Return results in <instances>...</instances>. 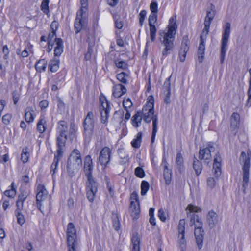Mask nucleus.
Returning a JSON list of instances; mask_svg holds the SVG:
<instances>
[{"mask_svg": "<svg viewBox=\"0 0 251 251\" xmlns=\"http://www.w3.org/2000/svg\"><path fill=\"white\" fill-rule=\"evenodd\" d=\"M93 164L90 155L85 157L84 164V172L87 178L86 182L87 197L89 201L93 202L98 192V183L92 176Z\"/></svg>", "mask_w": 251, "mask_h": 251, "instance_id": "f257e3e1", "label": "nucleus"}, {"mask_svg": "<svg viewBox=\"0 0 251 251\" xmlns=\"http://www.w3.org/2000/svg\"><path fill=\"white\" fill-rule=\"evenodd\" d=\"M177 28V25L175 19L173 17L171 18L169 20L168 31L166 33H163V40L160 39L161 43L164 47L162 50L163 57H165L168 54H171L175 48L174 41Z\"/></svg>", "mask_w": 251, "mask_h": 251, "instance_id": "f03ea898", "label": "nucleus"}, {"mask_svg": "<svg viewBox=\"0 0 251 251\" xmlns=\"http://www.w3.org/2000/svg\"><path fill=\"white\" fill-rule=\"evenodd\" d=\"M57 145L58 152L60 155L63 152V149L65 146L67 139V133L69 132L71 136L74 135L76 132L75 126L74 122H71L70 125L69 129L67 122L65 121H59L57 123Z\"/></svg>", "mask_w": 251, "mask_h": 251, "instance_id": "7ed1b4c3", "label": "nucleus"}, {"mask_svg": "<svg viewBox=\"0 0 251 251\" xmlns=\"http://www.w3.org/2000/svg\"><path fill=\"white\" fill-rule=\"evenodd\" d=\"M82 159L80 151L74 149L70 154L67 162V171L69 175L72 177L75 173L82 166Z\"/></svg>", "mask_w": 251, "mask_h": 251, "instance_id": "20e7f679", "label": "nucleus"}, {"mask_svg": "<svg viewBox=\"0 0 251 251\" xmlns=\"http://www.w3.org/2000/svg\"><path fill=\"white\" fill-rule=\"evenodd\" d=\"M251 157V151H249L246 153L242 152L240 157V161L243 163V193H246V190L248 187L249 182V170L250 168V160Z\"/></svg>", "mask_w": 251, "mask_h": 251, "instance_id": "39448f33", "label": "nucleus"}, {"mask_svg": "<svg viewBox=\"0 0 251 251\" xmlns=\"http://www.w3.org/2000/svg\"><path fill=\"white\" fill-rule=\"evenodd\" d=\"M67 243L68 251H77L78 239L75 228L72 223H69L67 226Z\"/></svg>", "mask_w": 251, "mask_h": 251, "instance_id": "423d86ee", "label": "nucleus"}, {"mask_svg": "<svg viewBox=\"0 0 251 251\" xmlns=\"http://www.w3.org/2000/svg\"><path fill=\"white\" fill-rule=\"evenodd\" d=\"M231 24L227 22L224 27V32L222 35V45L220 53V61L223 63L225 57V54L227 48V44L230 33Z\"/></svg>", "mask_w": 251, "mask_h": 251, "instance_id": "0eeeda50", "label": "nucleus"}, {"mask_svg": "<svg viewBox=\"0 0 251 251\" xmlns=\"http://www.w3.org/2000/svg\"><path fill=\"white\" fill-rule=\"evenodd\" d=\"M94 115L93 113L92 112H89L83 121V134L85 138H90L94 132Z\"/></svg>", "mask_w": 251, "mask_h": 251, "instance_id": "6e6552de", "label": "nucleus"}, {"mask_svg": "<svg viewBox=\"0 0 251 251\" xmlns=\"http://www.w3.org/2000/svg\"><path fill=\"white\" fill-rule=\"evenodd\" d=\"M141 112L144 121L147 123L151 122L155 116H157L154 114L153 99L149 100L148 103L143 107Z\"/></svg>", "mask_w": 251, "mask_h": 251, "instance_id": "1a4fd4ad", "label": "nucleus"}, {"mask_svg": "<svg viewBox=\"0 0 251 251\" xmlns=\"http://www.w3.org/2000/svg\"><path fill=\"white\" fill-rule=\"evenodd\" d=\"M84 13V10H79L76 13L74 22V29L76 34L79 33L86 25V20L83 16Z\"/></svg>", "mask_w": 251, "mask_h": 251, "instance_id": "9d476101", "label": "nucleus"}, {"mask_svg": "<svg viewBox=\"0 0 251 251\" xmlns=\"http://www.w3.org/2000/svg\"><path fill=\"white\" fill-rule=\"evenodd\" d=\"M111 154V150L108 147H103L100 151L99 157V161L102 166V169H105L107 164L109 163Z\"/></svg>", "mask_w": 251, "mask_h": 251, "instance_id": "9b49d317", "label": "nucleus"}, {"mask_svg": "<svg viewBox=\"0 0 251 251\" xmlns=\"http://www.w3.org/2000/svg\"><path fill=\"white\" fill-rule=\"evenodd\" d=\"M36 204L38 209L41 210V202L44 201L48 197V191L45 186L42 184L38 185L36 189Z\"/></svg>", "mask_w": 251, "mask_h": 251, "instance_id": "f8f14e48", "label": "nucleus"}, {"mask_svg": "<svg viewBox=\"0 0 251 251\" xmlns=\"http://www.w3.org/2000/svg\"><path fill=\"white\" fill-rule=\"evenodd\" d=\"M215 151V148L211 144H209L208 146L203 149L202 150L200 149L199 151V158L200 160H204L207 164L211 160V154L212 152H214Z\"/></svg>", "mask_w": 251, "mask_h": 251, "instance_id": "ddd939ff", "label": "nucleus"}, {"mask_svg": "<svg viewBox=\"0 0 251 251\" xmlns=\"http://www.w3.org/2000/svg\"><path fill=\"white\" fill-rule=\"evenodd\" d=\"M100 100L101 103L100 107L101 120L102 123H105L109 116L110 107L109 103L106 100L105 98H100Z\"/></svg>", "mask_w": 251, "mask_h": 251, "instance_id": "4468645a", "label": "nucleus"}, {"mask_svg": "<svg viewBox=\"0 0 251 251\" xmlns=\"http://www.w3.org/2000/svg\"><path fill=\"white\" fill-rule=\"evenodd\" d=\"M208 33L202 31L200 36V44L198 50V60L200 62L203 61L205 50V41Z\"/></svg>", "mask_w": 251, "mask_h": 251, "instance_id": "2eb2a0df", "label": "nucleus"}, {"mask_svg": "<svg viewBox=\"0 0 251 251\" xmlns=\"http://www.w3.org/2000/svg\"><path fill=\"white\" fill-rule=\"evenodd\" d=\"M157 17L156 13H151L149 16L148 19L151 39L152 42H154L155 39L157 29L154 24L156 22Z\"/></svg>", "mask_w": 251, "mask_h": 251, "instance_id": "dca6fc26", "label": "nucleus"}, {"mask_svg": "<svg viewBox=\"0 0 251 251\" xmlns=\"http://www.w3.org/2000/svg\"><path fill=\"white\" fill-rule=\"evenodd\" d=\"M189 40L188 36L187 35L183 36L180 49L179 51V59L181 62H184L185 59L186 53L189 49Z\"/></svg>", "mask_w": 251, "mask_h": 251, "instance_id": "f3484780", "label": "nucleus"}, {"mask_svg": "<svg viewBox=\"0 0 251 251\" xmlns=\"http://www.w3.org/2000/svg\"><path fill=\"white\" fill-rule=\"evenodd\" d=\"M215 15V11L214 10H208L207 11L206 17H205L204 25V27L202 30V31L209 32V28L211 23Z\"/></svg>", "mask_w": 251, "mask_h": 251, "instance_id": "a211bd4d", "label": "nucleus"}, {"mask_svg": "<svg viewBox=\"0 0 251 251\" xmlns=\"http://www.w3.org/2000/svg\"><path fill=\"white\" fill-rule=\"evenodd\" d=\"M221 157L218 152L214 157L213 166V173L216 177L219 176L221 174Z\"/></svg>", "mask_w": 251, "mask_h": 251, "instance_id": "6ab92c4d", "label": "nucleus"}, {"mask_svg": "<svg viewBox=\"0 0 251 251\" xmlns=\"http://www.w3.org/2000/svg\"><path fill=\"white\" fill-rule=\"evenodd\" d=\"M206 219L209 226L211 228L215 227L219 222L218 215L213 210L209 211Z\"/></svg>", "mask_w": 251, "mask_h": 251, "instance_id": "aec40b11", "label": "nucleus"}, {"mask_svg": "<svg viewBox=\"0 0 251 251\" xmlns=\"http://www.w3.org/2000/svg\"><path fill=\"white\" fill-rule=\"evenodd\" d=\"M185 221L184 219L180 220L178 226V238L179 243L181 245H184L185 243V240L184 239L185 236Z\"/></svg>", "mask_w": 251, "mask_h": 251, "instance_id": "412c9836", "label": "nucleus"}, {"mask_svg": "<svg viewBox=\"0 0 251 251\" xmlns=\"http://www.w3.org/2000/svg\"><path fill=\"white\" fill-rule=\"evenodd\" d=\"M240 115L234 112L232 114L230 117V128L232 131L236 130L240 126Z\"/></svg>", "mask_w": 251, "mask_h": 251, "instance_id": "4be33fe9", "label": "nucleus"}, {"mask_svg": "<svg viewBox=\"0 0 251 251\" xmlns=\"http://www.w3.org/2000/svg\"><path fill=\"white\" fill-rule=\"evenodd\" d=\"M194 234L198 248L201 249L202 246L203 241L204 230L202 228H196Z\"/></svg>", "mask_w": 251, "mask_h": 251, "instance_id": "5701e85b", "label": "nucleus"}, {"mask_svg": "<svg viewBox=\"0 0 251 251\" xmlns=\"http://www.w3.org/2000/svg\"><path fill=\"white\" fill-rule=\"evenodd\" d=\"M129 210L131 216L133 219H137L140 212L139 203H135L134 201H131Z\"/></svg>", "mask_w": 251, "mask_h": 251, "instance_id": "b1692460", "label": "nucleus"}, {"mask_svg": "<svg viewBox=\"0 0 251 251\" xmlns=\"http://www.w3.org/2000/svg\"><path fill=\"white\" fill-rule=\"evenodd\" d=\"M126 92V89L125 86L120 84H117L113 87V95L115 98H119L125 94Z\"/></svg>", "mask_w": 251, "mask_h": 251, "instance_id": "393cba45", "label": "nucleus"}, {"mask_svg": "<svg viewBox=\"0 0 251 251\" xmlns=\"http://www.w3.org/2000/svg\"><path fill=\"white\" fill-rule=\"evenodd\" d=\"M47 128V121L45 117L41 116L37 124V130L40 133H43Z\"/></svg>", "mask_w": 251, "mask_h": 251, "instance_id": "a878e982", "label": "nucleus"}, {"mask_svg": "<svg viewBox=\"0 0 251 251\" xmlns=\"http://www.w3.org/2000/svg\"><path fill=\"white\" fill-rule=\"evenodd\" d=\"M57 42L55 44L56 47L54 50V56H59L63 51V42L62 39H57Z\"/></svg>", "mask_w": 251, "mask_h": 251, "instance_id": "bb28decb", "label": "nucleus"}, {"mask_svg": "<svg viewBox=\"0 0 251 251\" xmlns=\"http://www.w3.org/2000/svg\"><path fill=\"white\" fill-rule=\"evenodd\" d=\"M143 118L142 113L138 111L132 118V124L135 127H138L141 124Z\"/></svg>", "mask_w": 251, "mask_h": 251, "instance_id": "cd10ccee", "label": "nucleus"}, {"mask_svg": "<svg viewBox=\"0 0 251 251\" xmlns=\"http://www.w3.org/2000/svg\"><path fill=\"white\" fill-rule=\"evenodd\" d=\"M48 61L45 59H40L35 64V68L37 72H42L46 70Z\"/></svg>", "mask_w": 251, "mask_h": 251, "instance_id": "c85d7f7f", "label": "nucleus"}, {"mask_svg": "<svg viewBox=\"0 0 251 251\" xmlns=\"http://www.w3.org/2000/svg\"><path fill=\"white\" fill-rule=\"evenodd\" d=\"M131 241L133 245L132 251H140V240L137 233L133 234Z\"/></svg>", "mask_w": 251, "mask_h": 251, "instance_id": "c756f323", "label": "nucleus"}, {"mask_svg": "<svg viewBox=\"0 0 251 251\" xmlns=\"http://www.w3.org/2000/svg\"><path fill=\"white\" fill-rule=\"evenodd\" d=\"M57 155H55L53 162H52L51 167H50V172L52 173V175H53L56 172V170L58 165V163L60 160V158L62 156L63 152L61 153V155H59L58 152V150H57Z\"/></svg>", "mask_w": 251, "mask_h": 251, "instance_id": "7c9ffc66", "label": "nucleus"}, {"mask_svg": "<svg viewBox=\"0 0 251 251\" xmlns=\"http://www.w3.org/2000/svg\"><path fill=\"white\" fill-rule=\"evenodd\" d=\"M168 164L166 161L164 167V177L167 185L170 183L171 179V171L168 168Z\"/></svg>", "mask_w": 251, "mask_h": 251, "instance_id": "2f4dec72", "label": "nucleus"}, {"mask_svg": "<svg viewBox=\"0 0 251 251\" xmlns=\"http://www.w3.org/2000/svg\"><path fill=\"white\" fill-rule=\"evenodd\" d=\"M34 110L32 107H28L25 110V120L27 123L32 122L34 120L33 113Z\"/></svg>", "mask_w": 251, "mask_h": 251, "instance_id": "473e14b6", "label": "nucleus"}, {"mask_svg": "<svg viewBox=\"0 0 251 251\" xmlns=\"http://www.w3.org/2000/svg\"><path fill=\"white\" fill-rule=\"evenodd\" d=\"M59 60L58 59L54 58L50 60L49 63V67L51 72H55L59 69Z\"/></svg>", "mask_w": 251, "mask_h": 251, "instance_id": "72a5a7b5", "label": "nucleus"}, {"mask_svg": "<svg viewBox=\"0 0 251 251\" xmlns=\"http://www.w3.org/2000/svg\"><path fill=\"white\" fill-rule=\"evenodd\" d=\"M152 121V131L151 137V142L153 143L154 142L156 134L157 131L158 117L155 116Z\"/></svg>", "mask_w": 251, "mask_h": 251, "instance_id": "f704fd0d", "label": "nucleus"}, {"mask_svg": "<svg viewBox=\"0 0 251 251\" xmlns=\"http://www.w3.org/2000/svg\"><path fill=\"white\" fill-rule=\"evenodd\" d=\"M142 137V133L139 132L136 138L133 140L131 144L132 146L134 148H139L140 147Z\"/></svg>", "mask_w": 251, "mask_h": 251, "instance_id": "c9c22d12", "label": "nucleus"}, {"mask_svg": "<svg viewBox=\"0 0 251 251\" xmlns=\"http://www.w3.org/2000/svg\"><path fill=\"white\" fill-rule=\"evenodd\" d=\"M193 168L195 171L196 174L199 176L201 172L202 165L201 163L194 157Z\"/></svg>", "mask_w": 251, "mask_h": 251, "instance_id": "e433bc0d", "label": "nucleus"}, {"mask_svg": "<svg viewBox=\"0 0 251 251\" xmlns=\"http://www.w3.org/2000/svg\"><path fill=\"white\" fill-rule=\"evenodd\" d=\"M57 39H61V38H57L56 32H50L48 37V44L51 45L55 44L57 42Z\"/></svg>", "mask_w": 251, "mask_h": 251, "instance_id": "4c0bfd02", "label": "nucleus"}, {"mask_svg": "<svg viewBox=\"0 0 251 251\" xmlns=\"http://www.w3.org/2000/svg\"><path fill=\"white\" fill-rule=\"evenodd\" d=\"M29 152L28 151V149L25 147L23 149L22 152L21 154V160L24 163H26L28 161L29 157Z\"/></svg>", "mask_w": 251, "mask_h": 251, "instance_id": "58836bf2", "label": "nucleus"}, {"mask_svg": "<svg viewBox=\"0 0 251 251\" xmlns=\"http://www.w3.org/2000/svg\"><path fill=\"white\" fill-rule=\"evenodd\" d=\"M128 75L124 72H122L117 75V79L121 83L124 84L127 83V77H128Z\"/></svg>", "mask_w": 251, "mask_h": 251, "instance_id": "ea45409f", "label": "nucleus"}, {"mask_svg": "<svg viewBox=\"0 0 251 251\" xmlns=\"http://www.w3.org/2000/svg\"><path fill=\"white\" fill-rule=\"evenodd\" d=\"M49 0H43L41 3V8L42 11L46 14L49 12Z\"/></svg>", "mask_w": 251, "mask_h": 251, "instance_id": "a19ab883", "label": "nucleus"}, {"mask_svg": "<svg viewBox=\"0 0 251 251\" xmlns=\"http://www.w3.org/2000/svg\"><path fill=\"white\" fill-rule=\"evenodd\" d=\"M170 79H171V76L167 78L164 83L163 87V93H165V92H171Z\"/></svg>", "mask_w": 251, "mask_h": 251, "instance_id": "79ce46f5", "label": "nucleus"}, {"mask_svg": "<svg viewBox=\"0 0 251 251\" xmlns=\"http://www.w3.org/2000/svg\"><path fill=\"white\" fill-rule=\"evenodd\" d=\"M112 222L113 228L116 231L119 230L120 228V224L118 216L116 215L113 216Z\"/></svg>", "mask_w": 251, "mask_h": 251, "instance_id": "37998d69", "label": "nucleus"}, {"mask_svg": "<svg viewBox=\"0 0 251 251\" xmlns=\"http://www.w3.org/2000/svg\"><path fill=\"white\" fill-rule=\"evenodd\" d=\"M135 175L139 178H143L145 176V173L143 169L141 167H138L135 169Z\"/></svg>", "mask_w": 251, "mask_h": 251, "instance_id": "c03bdc74", "label": "nucleus"}, {"mask_svg": "<svg viewBox=\"0 0 251 251\" xmlns=\"http://www.w3.org/2000/svg\"><path fill=\"white\" fill-rule=\"evenodd\" d=\"M141 195L144 196L149 189V184L147 181H143L141 183Z\"/></svg>", "mask_w": 251, "mask_h": 251, "instance_id": "a18cd8bd", "label": "nucleus"}, {"mask_svg": "<svg viewBox=\"0 0 251 251\" xmlns=\"http://www.w3.org/2000/svg\"><path fill=\"white\" fill-rule=\"evenodd\" d=\"M116 66L118 68L125 70L127 68V64L126 61H120L119 60H116L114 61Z\"/></svg>", "mask_w": 251, "mask_h": 251, "instance_id": "49530a36", "label": "nucleus"}, {"mask_svg": "<svg viewBox=\"0 0 251 251\" xmlns=\"http://www.w3.org/2000/svg\"><path fill=\"white\" fill-rule=\"evenodd\" d=\"M176 164L177 166L179 167V169H180L181 167L183 166V158L180 152H178L176 154Z\"/></svg>", "mask_w": 251, "mask_h": 251, "instance_id": "de8ad7c7", "label": "nucleus"}, {"mask_svg": "<svg viewBox=\"0 0 251 251\" xmlns=\"http://www.w3.org/2000/svg\"><path fill=\"white\" fill-rule=\"evenodd\" d=\"M17 218V222L20 225H23L25 223V219L22 212H15Z\"/></svg>", "mask_w": 251, "mask_h": 251, "instance_id": "09e8293b", "label": "nucleus"}, {"mask_svg": "<svg viewBox=\"0 0 251 251\" xmlns=\"http://www.w3.org/2000/svg\"><path fill=\"white\" fill-rule=\"evenodd\" d=\"M193 217L191 218L190 221L191 222H193L195 225V229L196 228H202V223L201 220L198 218H197L196 221H195V215H193Z\"/></svg>", "mask_w": 251, "mask_h": 251, "instance_id": "8fccbe9b", "label": "nucleus"}, {"mask_svg": "<svg viewBox=\"0 0 251 251\" xmlns=\"http://www.w3.org/2000/svg\"><path fill=\"white\" fill-rule=\"evenodd\" d=\"M158 216L162 222H165L168 216L167 213H166L164 210L161 208L158 211Z\"/></svg>", "mask_w": 251, "mask_h": 251, "instance_id": "3c124183", "label": "nucleus"}, {"mask_svg": "<svg viewBox=\"0 0 251 251\" xmlns=\"http://www.w3.org/2000/svg\"><path fill=\"white\" fill-rule=\"evenodd\" d=\"M115 26L117 29H121L123 26V22L120 20L119 17L117 18L116 16L114 17Z\"/></svg>", "mask_w": 251, "mask_h": 251, "instance_id": "603ef678", "label": "nucleus"}, {"mask_svg": "<svg viewBox=\"0 0 251 251\" xmlns=\"http://www.w3.org/2000/svg\"><path fill=\"white\" fill-rule=\"evenodd\" d=\"M146 15V11L145 10H142L139 13V24L140 26H142L144 20Z\"/></svg>", "mask_w": 251, "mask_h": 251, "instance_id": "864d4df0", "label": "nucleus"}, {"mask_svg": "<svg viewBox=\"0 0 251 251\" xmlns=\"http://www.w3.org/2000/svg\"><path fill=\"white\" fill-rule=\"evenodd\" d=\"M207 184L210 189H213L216 185V181L215 179L211 177H208L207 179Z\"/></svg>", "mask_w": 251, "mask_h": 251, "instance_id": "5fc2aeb1", "label": "nucleus"}, {"mask_svg": "<svg viewBox=\"0 0 251 251\" xmlns=\"http://www.w3.org/2000/svg\"><path fill=\"white\" fill-rule=\"evenodd\" d=\"M150 9L151 13H156L158 12V4L156 2L152 1L150 4Z\"/></svg>", "mask_w": 251, "mask_h": 251, "instance_id": "6e6d98bb", "label": "nucleus"}, {"mask_svg": "<svg viewBox=\"0 0 251 251\" xmlns=\"http://www.w3.org/2000/svg\"><path fill=\"white\" fill-rule=\"evenodd\" d=\"M123 105L125 110H127L128 108H130L132 103L129 98H127L126 100H124L123 102Z\"/></svg>", "mask_w": 251, "mask_h": 251, "instance_id": "4d7b16f0", "label": "nucleus"}, {"mask_svg": "<svg viewBox=\"0 0 251 251\" xmlns=\"http://www.w3.org/2000/svg\"><path fill=\"white\" fill-rule=\"evenodd\" d=\"M4 194L7 197L13 198L16 195V190L12 188L11 190H6L4 192Z\"/></svg>", "mask_w": 251, "mask_h": 251, "instance_id": "13d9d810", "label": "nucleus"}, {"mask_svg": "<svg viewBox=\"0 0 251 251\" xmlns=\"http://www.w3.org/2000/svg\"><path fill=\"white\" fill-rule=\"evenodd\" d=\"M12 95L14 104H16L19 101L20 94L17 91H13Z\"/></svg>", "mask_w": 251, "mask_h": 251, "instance_id": "bf43d9fd", "label": "nucleus"}, {"mask_svg": "<svg viewBox=\"0 0 251 251\" xmlns=\"http://www.w3.org/2000/svg\"><path fill=\"white\" fill-rule=\"evenodd\" d=\"M130 200L131 201H134L135 203H139V199H138V195L137 192L135 191H134L132 192L130 196Z\"/></svg>", "mask_w": 251, "mask_h": 251, "instance_id": "052dcab7", "label": "nucleus"}, {"mask_svg": "<svg viewBox=\"0 0 251 251\" xmlns=\"http://www.w3.org/2000/svg\"><path fill=\"white\" fill-rule=\"evenodd\" d=\"M187 209H188L190 211V213L199 212L201 211L200 208H198L191 204L188 205V206L187 207Z\"/></svg>", "mask_w": 251, "mask_h": 251, "instance_id": "680f3d73", "label": "nucleus"}, {"mask_svg": "<svg viewBox=\"0 0 251 251\" xmlns=\"http://www.w3.org/2000/svg\"><path fill=\"white\" fill-rule=\"evenodd\" d=\"M27 197V194L26 193L23 192L21 193L18 196V199L17 201H19L21 202H24L25 201V199Z\"/></svg>", "mask_w": 251, "mask_h": 251, "instance_id": "e2e57ef3", "label": "nucleus"}, {"mask_svg": "<svg viewBox=\"0 0 251 251\" xmlns=\"http://www.w3.org/2000/svg\"><path fill=\"white\" fill-rule=\"evenodd\" d=\"M11 118V116L9 114H5L4 115L2 118V120L3 123L5 125H8L10 122V120Z\"/></svg>", "mask_w": 251, "mask_h": 251, "instance_id": "0e129e2a", "label": "nucleus"}, {"mask_svg": "<svg viewBox=\"0 0 251 251\" xmlns=\"http://www.w3.org/2000/svg\"><path fill=\"white\" fill-rule=\"evenodd\" d=\"M58 22L55 21H53L50 25V29H51V32H56L58 29Z\"/></svg>", "mask_w": 251, "mask_h": 251, "instance_id": "69168bd1", "label": "nucleus"}, {"mask_svg": "<svg viewBox=\"0 0 251 251\" xmlns=\"http://www.w3.org/2000/svg\"><path fill=\"white\" fill-rule=\"evenodd\" d=\"M2 51L4 53L3 59L5 60H7L8 58L9 50L7 45L3 46Z\"/></svg>", "mask_w": 251, "mask_h": 251, "instance_id": "338daca9", "label": "nucleus"}, {"mask_svg": "<svg viewBox=\"0 0 251 251\" xmlns=\"http://www.w3.org/2000/svg\"><path fill=\"white\" fill-rule=\"evenodd\" d=\"M23 203L24 202H21L19 201H17L16 202L17 209H16L15 212H22V210H23Z\"/></svg>", "mask_w": 251, "mask_h": 251, "instance_id": "774afa93", "label": "nucleus"}]
</instances>
